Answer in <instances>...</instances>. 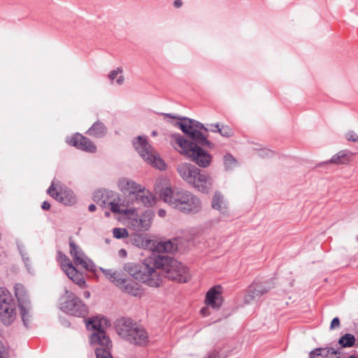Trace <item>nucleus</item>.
Masks as SVG:
<instances>
[{
  "label": "nucleus",
  "instance_id": "49530a36",
  "mask_svg": "<svg viewBox=\"0 0 358 358\" xmlns=\"http://www.w3.org/2000/svg\"><path fill=\"white\" fill-rule=\"evenodd\" d=\"M96 206L94 204H90L89 206V210L90 212H94V211L96 210Z\"/></svg>",
  "mask_w": 358,
  "mask_h": 358
},
{
  "label": "nucleus",
  "instance_id": "2eb2a0df",
  "mask_svg": "<svg viewBox=\"0 0 358 358\" xmlns=\"http://www.w3.org/2000/svg\"><path fill=\"white\" fill-rule=\"evenodd\" d=\"M129 203L135 204L136 206L134 208L142 206L148 207L155 203V196L145 187L141 185L140 189H138L131 197L128 200Z\"/></svg>",
  "mask_w": 358,
  "mask_h": 358
},
{
  "label": "nucleus",
  "instance_id": "a878e982",
  "mask_svg": "<svg viewBox=\"0 0 358 358\" xmlns=\"http://www.w3.org/2000/svg\"><path fill=\"white\" fill-rule=\"evenodd\" d=\"M212 207L213 209L222 213H224L227 211L228 208L227 202L224 199L223 195L218 192H215L213 196Z\"/></svg>",
  "mask_w": 358,
  "mask_h": 358
},
{
  "label": "nucleus",
  "instance_id": "4be33fe9",
  "mask_svg": "<svg viewBox=\"0 0 358 358\" xmlns=\"http://www.w3.org/2000/svg\"><path fill=\"white\" fill-rule=\"evenodd\" d=\"M213 180L212 177L207 173L200 170L193 182L192 186L198 191L203 193H208L213 187Z\"/></svg>",
  "mask_w": 358,
  "mask_h": 358
},
{
  "label": "nucleus",
  "instance_id": "6e6d98bb",
  "mask_svg": "<svg viewBox=\"0 0 358 358\" xmlns=\"http://www.w3.org/2000/svg\"><path fill=\"white\" fill-rule=\"evenodd\" d=\"M357 241H358V236H357Z\"/></svg>",
  "mask_w": 358,
  "mask_h": 358
},
{
  "label": "nucleus",
  "instance_id": "72a5a7b5",
  "mask_svg": "<svg viewBox=\"0 0 358 358\" xmlns=\"http://www.w3.org/2000/svg\"><path fill=\"white\" fill-rule=\"evenodd\" d=\"M113 237L115 238H124L129 236L128 231L124 228H115L113 230Z\"/></svg>",
  "mask_w": 358,
  "mask_h": 358
},
{
  "label": "nucleus",
  "instance_id": "c756f323",
  "mask_svg": "<svg viewBox=\"0 0 358 358\" xmlns=\"http://www.w3.org/2000/svg\"><path fill=\"white\" fill-rule=\"evenodd\" d=\"M110 206V209L113 213L125 215L128 217L130 212H131L132 208H125L122 204L115 202V199L110 200L108 203Z\"/></svg>",
  "mask_w": 358,
  "mask_h": 358
},
{
  "label": "nucleus",
  "instance_id": "4468645a",
  "mask_svg": "<svg viewBox=\"0 0 358 358\" xmlns=\"http://www.w3.org/2000/svg\"><path fill=\"white\" fill-rule=\"evenodd\" d=\"M168 141L170 145L180 155L188 157L192 152L194 146L196 145L193 142H190L185 139L182 136L179 134H172L168 137Z\"/></svg>",
  "mask_w": 358,
  "mask_h": 358
},
{
  "label": "nucleus",
  "instance_id": "bb28decb",
  "mask_svg": "<svg viewBox=\"0 0 358 358\" xmlns=\"http://www.w3.org/2000/svg\"><path fill=\"white\" fill-rule=\"evenodd\" d=\"M113 196V193L112 192L106 190H97L94 192L93 194V200L98 204L102 206H106Z\"/></svg>",
  "mask_w": 358,
  "mask_h": 358
},
{
  "label": "nucleus",
  "instance_id": "5701e85b",
  "mask_svg": "<svg viewBox=\"0 0 358 358\" xmlns=\"http://www.w3.org/2000/svg\"><path fill=\"white\" fill-rule=\"evenodd\" d=\"M268 290L269 289L262 283H252L248 288L244 301L246 303H250L266 294Z\"/></svg>",
  "mask_w": 358,
  "mask_h": 358
},
{
  "label": "nucleus",
  "instance_id": "f704fd0d",
  "mask_svg": "<svg viewBox=\"0 0 358 358\" xmlns=\"http://www.w3.org/2000/svg\"><path fill=\"white\" fill-rule=\"evenodd\" d=\"M326 358H339L341 352L332 348H323Z\"/></svg>",
  "mask_w": 358,
  "mask_h": 358
},
{
  "label": "nucleus",
  "instance_id": "20e7f679",
  "mask_svg": "<svg viewBox=\"0 0 358 358\" xmlns=\"http://www.w3.org/2000/svg\"><path fill=\"white\" fill-rule=\"evenodd\" d=\"M117 331L127 341L143 345L148 342V334L145 329L131 318L122 317L117 321Z\"/></svg>",
  "mask_w": 358,
  "mask_h": 358
},
{
  "label": "nucleus",
  "instance_id": "cd10ccee",
  "mask_svg": "<svg viewBox=\"0 0 358 358\" xmlns=\"http://www.w3.org/2000/svg\"><path fill=\"white\" fill-rule=\"evenodd\" d=\"M107 129L105 125L98 121L94 122L92 126L87 130V134L90 136L101 138L106 134Z\"/></svg>",
  "mask_w": 358,
  "mask_h": 358
},
{
  "label": "nucleus",
  "instance_id": "473e14b6",
  "mask_svg": "<svg viewBox=\"0 0 358 358\" xmlns=\"http://www.w3.org/2000/svg\"><path fill=\"white\" fill-rule=\"evenodd\" d=\"M224 162L227 169H233L237 164L235 158L230 154H227L224 157Z\"/></svg>",
  "mask_w": 358,
  "mask_h": 358
},
{
  "label": "nucleus",
  "instance_id": "ddd939ff",
  "mask_svg": "<svg viewBox=\"0 0 358 358\" xmlns=\"http://www.w3.org/2000/svg\"><path fill=\"white\" fill-rule=\"evenodd\" d=\"M152 212L146 210L142 215L138 216L136 213L135 208L131 209L129 215H128L129 225L135 231H146L150 227L151 223Z\"/></svg>",
  "mask_w": 358,
  "mask_h": 358
},
{
  "label": "nucleus",
  "instance_id": "39448f33",
  "mask_svg": "<svg viewBox=\"0 0 358 358\" xmlns=\"http://www.w3.org/2000/svg\"><path fill=\"white\" fill-rule=\"evenodd\" d=\"M159 263V272L160 273V267L165 276L176 282H186L190 279L189 269L182 263L176 259H164L157 258Z\"/></svg>",
  "mask_w": 358,
  "mask_h": 358
},
{
  "label": "nucleus",
  "instance_id": "f03ea898",
  "mask_svg": "<svg viewBox=\"0 0 358 358\" xmlns=\"http://www.w3.org/2000/svg\"><path fill=\"white\" fill-rule=\"evenodd\" d=\"M159 268L158 259L152 257L145 259L141 264L129 262L124 265V270L134 278L152 287H159L162 285Z\"/></svg>",
  "mask_w": 358,
  "mask_h": 358
},
{
  "label": "nucleus",
  "instance_id": "09e8293b",
  "mask_svg": "<svg viewBox=\"0 0 358 358\" xmlns=\"http://www.w3.org/2000/svg\"><path fill=\"white\" fill-rule=\"evenodd\" d=\"M157 135V132L156 131H153L152 132V136H156Z\"/></svg>",
  "mask_w": 358,
  "mask_h": 358
},
{
  "label": "nucleus",
  "instance_id": "9b49d317",
  "mask_svg": "<svg viewBox=\"0 0 358 358\" xmlns=\"http://www.w3.org/2000/svg\"><path fill=\"white\" fill-rule=\"evenodd\" d=\"M57 258L62 270L66 273L68 277L80 287L84 286L85 280L83 274L74 267L69 257L63 252L59 251Z\"/></svg>",
  "mask_w": 358,
  "mask_h": 358
},
{
  "label": "nucleus",
  "instance_id": "8fccbe9b",
  "mask_svg": "<svg viewBox=\"0 0 358 358\" xmlns=\"http://www.w3.org/2000/svg\"><path fill=\"white\" fill-rule=\"evenodd\" d=\"M349 358H358V356L352 355L349 357Z\"/></svg>",
  "mask_w": 358,
  "mask_h": 358
},
{
  "label": "nucleus",
  "instance_id": "de8ad7c7",
  "mask_svg": "<svg viewBox=\"0 0 358 358\" xmlns=\"http://www.w3.org/2000/svg\"><path fill=\"white\" fill-rule=\"evenodd\" d=\"M90 294L89 292L87 291V292H84V296L85 297L88 298V297H90Z\"/></svg>",
  "mask_w": 358,
  "mask_h": 358
},
{
  "label": "nucleus",
  "instance_id": "412c9836",
  "mask_svg": "<svg viewBox=\"0 0 358 358\" xmlns=\"http://www.w3.org/2000/svg\"><path fill=\"white\" fill-rule=\"evenodd\" d=\"M69 143L80 150L94 153L96 151V147L88 138L80 134H76L69 141Z\"/></svg>",
  "mask_w": 358,
  "mask_h": 358
},
{
  "label": "nucleus",
  "instance_id": "a18cd8bd",
  "mask_svg": "<svg viewBox=\"0 0 358 358\" xmlns=\"http://www.w3.org/2000/svg\"><path fill=\"white\" fill-rule=\"evenodd\" d=\"M158 215L162 217H164L165 215H166V211L164 209H160L158 211Z\"/></svg>",
  "mask_w": 358,
  "mask_h": 358
},
{
  "label": "nucleus",
  "instance_id": "b1692460",
  "mask_svg": "<svg viewBox=\"0 0 358 358\" xmlns=\"http://www.w3.org/2000/svg\"><path fill=\"white\" fill-rule=\"evenodd\" d=\"M118 189L124 194H128V200L131 197L138 189H140L141 185L136 183V182L129 178H122L118 180L117 182Z\"/></svg>",
  "mask_w": 358,
  "mask_h": 358
},
{
  "label": "nucleus",
  "instance_id": "423d86ee",
  "mask_svg": "<svg viewBox=\"0 0 358 358\" xmlns=\"http://www.w3.org/2000/svg\"><path fill=\"white\" fill-rule=\"evenodd\" d=\"M101 269L104 275L123 292L138 297L143 294V289L141 286L133 280L126 279L122 274L112 269Z\"/></svg>",
  "mask_w": 358,
  "mask_h": 358
},
{
  "label": "nucleus",
  "instance_id": "f3484780",
  "mask_svg": "<svg viewBox=\"0 0 358 358\" xmlns=\"http://www.w3.org/2000/svg\"><path fill=\"white\" fill-rule=\"evenodd\" d=\"M223 287L221 285L212 287L206 294L205 303L214 309H218L223 303Z\"/></svg>",
  "mask_w": 358,
  "mask_h": 358
},
{
  "label": "nucleus",
  "instance_id": "37998d69",
  "mask_svg": "<svg viewBox=\"0 0 358 358\" xmlns=\"http://www.w3.org/2000/svg\"><path fill=\"white\" fill-rule=\"evenodd\" d=\"M173 5L177 8H180L182 6V0H175L173 1Z\"/></svg>",
  "mask_w": 358,
  "mask_h": 358
},
{
  "label": "nucleus",
  "instance_id": "0eeeda50",
  "mask_svg": "<svg viewBox=\"0 0 358 358\" xmlns=\"http://www.w3.org/2000/svg\"><path fill=\"white\" fill-rule=\"evenodd\" d=\"M133 145L135 150L146 162L160 170L166 169L164 162L149 144L145 136H138L135 141H133Z\"/></svg>",
  "mask_w": 358,
  "mask_h": 358
},
{
  "label": "nucleus",
  "instance_id": "4c0bfd02",
  "mask_svg": "<svg viewBox=\"0 0 358 358\" xmlns=\"http://www.w3.org/2000/svg\"><path fill=\"white\" fill-rule=\"evenodd\" d=\"M122 70L121 69H117L116 70L111 71L108 74V78L113 83V81L117 77L119 74H121Z\"/></svg>",
  "mask_w": 358,
  "mask_h": 358
},
{
  "label": "nucleus",
  "instance_id": "a19ab883",
  "mask_svg": "<svg viewBox=\"0 0 358 358\" xmlns=\"http://www.w3.org/2000/svg\"><path fill=\"white\" fill-rule=\"evenodd\" d=\"M200 313L201 314L203 315V316H207L210 314V312H209V308L207 306L206 307H203L200 310Z\"/></svg>",
  "mask_w": 358,
  "mask_h": 358
},
{
  "label": "nucleus",
  "instance_id": "7c9ffc66",
  "mask_svg": "<svg viewBox=\"0 0 358 358\" xmlns=\"http://www.w3.org/2000/svg\"><path fill=\"white\" fill-rule=\"evenodd\" d=\"M338 343L343 348L352 347L355 343V337L352 334H346L339 338Z\"/></svg>",
  "mask_w": 358,
  "mask_h": 358
},
{
  "label": "nucleus",
  "instance_id": "79ce46f5",
  "mask_svg": "<svg viewBox=\"0 0 358 358\" xmlns=\"http://www.w3.org/2000/svg\"><path fill=\"white\" fill-rule=\"evenodd\" d=\"M43 210H48L50 208V204L48 201H44L41 206Z\"/></svg>",
  "mask_w": 358,
  "mask_h": 358
},
{
  "label": "nucleus",
  "instance_id": "dca6fc26",
  "mask_svg": "<svg viewBox=\"0 0 358 358\" xmlns=\"http://www.w3.org/2000/svg\"><path fill=\"white\" fill-rule=\"evenodd\" d=\"M187 159L201 168L208 167L212 162L211 155L202 148L195 145Z\"/></svg>",
  "mask_w": 358,
  "mask_h": 358
},
{
  "label": "nucleus",
  "instance_id": "9d476101",
  "mask_svg": "<svg viewBox=\"0 0 358 358\" xmlns=\"http://www.w3.org/2000/svg\"><path fill=\"white\" fill-rule=\"evenodd\" d=\"M177 125L181 129L183 133L188 135L193 141H195L203 145L210 146V143L207 140L199 129H205L207 131L203 125L195 120L191 119H185L184 122H178Z\"/></svg>",
  "mask_w": 358,
  "mask_h": 358
},
{
  "label": "nucleus",
  "instance_id": "c03bdc74",
  "mask_svg": "<svg viewBox=\"0 0 358 358\" xmlns=\"http://www.w3.org/2000/svg\"><path fill=\"white\" fill-rule=\"evenodd\" d=\"M124 76H122V75H120V76L118 77V78L117 79L116 83H117L118 85H122V84L123 83V82H124Z\"/></svg>",
  "mask_w": 358,
  "mask_h": 358
},
{
  "label": "nucleus",
  "instance_id": "1a4fd4ad",
  "mask_svg": "<svg viewBox=\"0 0 358 358\" xmlns=\"http://www.w3.org/2000/svg\"><path fill=\"white\" fill-rule=\"evenodd\" d=\"M60 308L69 315L84 317L87 313L86 305L74 293L68 290L60 299Z\"/></svg>",
  "mask_w": 358,
  "mask_h": 358
},
{
  "label": "nucleus",
  "instance_id": "c85d7f7f",
  "mask_svg": "<svg viewBox=\"0 0 358 358\" xmlns=\"http://www.w3.org/2000/svg\"><path fill=\"white\" fill-rule=\"evenodd\" d=\"M350 162V155H349L345 151L341 150L338 153L332 156L331 159L326 164H334L336 165L346 164Z\"/></svg>",
  "mask_w": 358,
  "mask_h": 358
},
{
  "label": "nucleus",
  "instance_id": "393cba45",
  "mask_svg": "<svg viewBox=\"0 0 358 358\" xmlns=\"http://www.w3.org/2000/svg\"><path fill=\"white\" fill-rule=\"evenodd\" d=\"M178 245L176 240L160 241L155 245V250L157 252H170L172 253L176 251Z\"/></svg>",
  "mask_w": 358,
  "mask_h": 358
},
{
  "label": "nucleus",
  "instance_id": "7ed1b4c3",
  "mask_svg": "<svg viewBox=\"0 0 358 358\" xmlns=\"http://www.w3.org/2000/svg\"><path fill=\"white\" fill-rule=\"evenodd\" d=\"M106 326L108 320L103 317H94L86 322L88 329L96 331L91 336L90 343L96 347V358H113L110 355L112 342L104 331Z\"/></svg>",
  "mask_w": 358,
  "mask_h": 358
},
{
  "label": "nucleus",
  "instance_id": "603ef678",
  "mask_svg": "<svg viewBox=\"0 0 358 358\" xmlns=\"http://www.w3.org/2000/svg\"><path fill=\"white\" fill-rule=\"evenodd\" d=\"M105 215H106V217H109V215H110L109 212H106V213H105Z\"/></svg>",
  "mask_w": 358,
  "mask_h": 358
},
{
  "label": "nucleus",
  "instance_id": "5fc2aeb1",
  "mask_svg": "<svg viewBox=\"0 0 358 358\" xmlns=\"http://www.w3.org/2000/svg\"><path fill=\"white\" fill-rule=\"evenodd\" d=\"M122 251L123 252L122 255H124V253H126L125 250H122Z\"/></svg>",
  "mask_w": 358,
  "mask_h": 358
},
{
  "label": "nucleus",
  "instance_id": "f257e3e1",
  "mask_svg": "<svg viewBox=\"0 0 358 358\" xmlns=\"http://www.w3.org/2000/svg\"><path fill=\"white\" fill-rule=\"evenodd\" d=\"M159 196L164 202L184 213H195L201 208L200 199L187 190L166 187L161 191Z\"/></svg>",
  "mask_w": 358,
  "mask_h": 358
},
{
  "label": "nucleus",
  "instance_id": "58836bf2",
  "mask_svg": "<svg viewBox=\"0 0 358 358\" xmlns=\"http://www.w3.org/2000/svg\"><path fill=\"white\" fill-rule=\"evenodd\" d=\"M340 327V320L338 317H335L332 320L330 325L331 329H334Z\"/></svg>",
  "mask_w": 358,
  "mask_h": 358
},
{
  "label": "nucleus",
  "instance_id": "3c124183",
  "mask_svg": "<svg viewBox=\"0 0 358 358\" xmlns=\"http://www.w3.org/2000/svg\"><path fill=\"white\" fill-rule=\"evenodd\" d=\"M165 116H169L171 118H176V117L172 116L171 115L164 114Z\"/></svg>",
  "mask_w": 358,
  "mask_h": 358
},
{
  "label": "nucleus",
  "instance_id": "6ab92c4d",
  "mask_svg": "<svg viewBox=\"0 0 358 358\" xmlns=\"http://www.w3.org/2000/svg\"><path fill=\"white\" fill-rule=\"evenodd\" d=\"M69 245L70 254L73 257L75 264L77 266L80 265L83 268L87 270L92 269V263L85 257L83 250L75 243V242L71 240Z\"/></svg>",
  "mask_w": 358,
  "mask_h": 358
},
{
  "label": "nucleus",
  "instance_id": "6e6552de",
  "mask_svg": "<svg viewBox=\"0 0 358 358\" xmlns=\"http://www.w3.org/2000/svg\"><path fill=\"white\" fill-rule=\"evenodd\" d=\"M16 303L10 292L0 287V320L5 325H10L16 319Z\"/></svg>",
  "mask_w": 358,
  "mask_h": 358
},
{
  "label": "nucleus",
  "instance_id": "c9c22d12",
  "mask_svg": "<svg viewBox=\"0 0 358 358\" xmlns=\"http://www.w3.org/2000/svg\"><path fill=\"white\" fill-rule=\"evenodd\" d=\"M310 358H326L323 348H317L312 351L310 354Z\"/></svg>",
  "mask_w": 358,
  "mask_h": 358
},
{
  "label": "nucleus",
  "instance_id": "e433bc0d",
  "mask_svg": "<svg viewBox=\"0 0 358 358\" xmlns=\"http://www.w3.org/2000/svg\"><path fill=\"white\" fill-rule=\"evenodd\" d=\"M345 138L348 141L352 142L358 141V135L353 131H350L345 134Z\"/></svg>",
  "mask_w": 358,
  "mask_h": 358
},
{
  "label": "nucleus",
  "instance_id": "a211bd4d",
  "mask_svg": "<svg viewBox=\"0 0 358 358\" xmlns=\"http://www.w3.org/2000/svg\"><path fill=\"white\" fill-rule=\"evenodd\" d=\"M200 170L196 166L187 162L180 163L177 166V171L180 176L191 185L193 182H195V178L199 174Z\"/></svg>",
  "mask_w": 358,
  "mask_h": 358
},
{
  "label": "nucleus",
  "instance_id": "864d4df0",
  "mask_svg": "<svg viewBox=\"0 0 358 358\" xmlns=\"http://www.w3.org/2000/svg\"><path fill=\"white\" fill-rule=\"evenodd\" d=\"M122 251L123 252L122 255H124V253H126L125 250H122Z\"/></svg>",
  "mask_w": 358,
  "mask_h": 358
},
{
  "label": "nucleus",
  "instance_id": "2f4dec72",
  "mask_svg": "<svg viewBox=\"0 0 358 358\" xmlns=\"http://www.w3.org/2000/svg\"><path fill=\"white\" fill-rule=\"evenodd\" d=\"M213 126L215 127V129H213L212 131H218L223 136L229 137L231 136L234 134L232 129L227 125H222L221 127H220V125L216 124Z\"/></svg>",
  "mask_w": 358,
  "mask_h": 358
},
{
  "label": "nucleus",
  "instance_id": "aec40b11",
  "mask_svg": "<svg viewBox=\"0 0 358 358\" xmlns=\"http://www.w3.org/2000/svg\"><path fill=\"white\" fill-rule=\"evenodd\" d=\"M48 193L64 205H71L76 202V197L72 191L69 189H60L58 192L53 184L49 187Z\"/></svg>",
  "mask_w": 358,
  "mask_h": 358
},
{
  "label": "nucleus",
  "instance_id": "f8f14e48",
  "mask_svg": "<svg viewBox=\"0 0 358 358\" xmlns=\"http://www.w3.org/2000/svg\"><path fill=\"white\" fill-rule=\"evenodd\" d=\"M15 295L18 301L20 309V315L25 326L29 322V299L27 289L22 284L18 283L15 285Z\"/></svg>",
  "mask_w": 358,
  "mask_h": 358
},
{
  "label": "nucleus",
  "instance_id": "ea45409f",
  "mask_svg": "<svg viewBox=\"0 0 358 358\" xmlns=\"http://www.w3.org/2000/svg\"><path fill=\"white\" fill-rule=\"evenodd\" d=\"M0 358H9L8 350L4 346L0 347Z\"/></svg>",
  "mask_w": 358,
  "mask_h": 358
}]
</instances>
